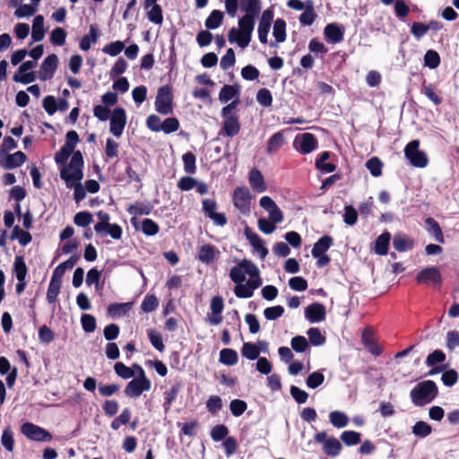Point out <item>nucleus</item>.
I'll use <instances>...</instances> for the list:
<instances>
[{
    "label": "nucleus",
    "instance_id": "393cba45",
    "mask_svg": "<svg viewBox=\"0 0 459 459\" xmlns=\"http://www.w3.org/2000/svg\"><path fill=\"white\" fill-rule=\"evenodd\" d=\"M333 245V238L329 235L321 237L315 244L311 250L312 256H319L326 254L328 249Z\"/></svg>",
    "mask_w": 459,
    "mask_h": 459
},
{
    "label": "nucleus",
    "instance_id": "4468645a",
    "mask_svg": "<svg viewBox=\"0 0 459 459\" xmlns=\"http://www.w3.org/2000/svg\"><path fill=\"white\" fill-rule=\"evenodd\" d=\"M250 192L246 186H238L233 193V204L242 213L246 214L250 211Z\"/></svg>",
    "mask_w": 459,
    "mask_h": 459
},
{
    "label": "nucleus",
    "instance_id": "dca6fc26",
    "mask_svg": "<svg viewBox=\"0 0 459 459\" xmlns=\"http://www.w3.org/2000/svg\"><path fill=\"white\" fill-rule=\"evenodd\" d=\"M58 66V57L56 54L48 55L40 65L39 78L41 81L52 79Z\"/></svg>",
    "mask_w": 459,
    "mask_h": 459
},
{
    "label": "nucleus",
    "instance_id": "8fccbe9b",
    "mask_svg": "<svg viewBox=\"0 0 459 459\" xmlns=\"http://www.w3.org/2000/svg\"><path fill=\"white\" fill-rule=\"evenodd\" d=\"M290 346L296 352L302 353L309 348V342L304 336L297 335L291 339Z\"/></svg>",
    "mask_w": 459,
    "mask_h": 459
},
{
    "label": "nucleus",
    "instance_id": "603ef678",
    "mask_svg": "<svg viewBox=\"0 0 459 459\" xmlns=\"http://www.w3.org/2000/svg\"><path fill=\"white\" fill-rule=\"evenodd\" d=\"M431 432V426L422 420L417 421L412 427V433L419 437H426L430 435Z\"/></svg>",
    "mask_w": 459,
    "mask_h": 459
},
{
    "label": "nucleus",
    "instance_id": "a211bd4d",
    "mask_svg": "<svg viewBox=\"0 0 459 459\" xmlns=\"http://www.w3.org/2000/svg\"><path fill=\"white\" fill-rule=\"evenodd\" d=\"M153 210V205L150 202H135L131 204L126 211L134 217L131 219V223L136 227L138 215H149Z\"/></svg>",
    "mask_w": 459,
    "mask_h": 459
},
{
    "label": "nucleus",
    "instance_id": "338daca9",
    "mask_svg": "<svg viewBox=\"0 0 459 459\" xmlns=\"http://www.w3.org/2000/svg\"><path fill=\"white\" fill-rule=\"evenodd\" d=\"M256 100L263 107H271L273 104V96L266 88L260 89L256 93Z\"/></svg>",
    "mask_w": 459,
    "mask_h": 459
},
{
    "label": "nucleus",
    "instance_id": "7c9ffc66",
    "mask_svg": "<svg viewBox=\"0 0 459 459\" xmlns=\"http://www.w3.org/2000/svg\"><path fill=\"white\" fill-rule=\"evenodd\" d=\"M45 37L44 17L41 14L35 16L32 22L31 38L35 42L41 41Z\"/></svg>",
    "mask_w": 459,
    "mask_h": 459
},
{
    "label": "nucleus",
    "instance_id": "f704fd0d",
    "mask_svg": "<svg viewBox=\"0 0 459 459\" xmlns=\"http://www.w3.org/2000/svg\"><path fill=\"white\" fill-rule=\"evenodd\" d=\"M224 18V13L220 10H213L206 18L204 25L207 30H215L219 28Z\"/></svg>",
    "mask_w": 459,
    "mask_h": 459
},
{
    "label": "nucleus",
    "instance_id": "9d476101",
    "mask_svg": "<svg viewBox=\"0 0 459 459\" xmlns=\"http://www.w3.org/2000/svg\"><path fill=\"white\" fill-rule=\"evenodd\" d=\"M21 432L32 441L46 442L52 439V435L48 430L31 422L23 423L21 427Z\"/></svg>",
    "mask_w": 459,
    "mask_h": 459
},
{
    "label": "nucleus",
    "instance_id": "6ab92c4d",
    "mask_svg": "<svg viewBox=\"0 0 459 459\" xmlns=\"http://www.w3.org/2000/svg\"><path fill=\"white\" fill-rule=\"evenodd\" d=\"M325 307L321 303H312L305 309V317L310 323H319L325 319Z\"/></svg>",
    "mask_w": 459,
    "mask_h": 459
},
{
    "label": "nucleus",
    "instance_id": "c03bdc74",
    "mask_svg": "<svg viewBox=\"0 0 459 459\" xmlns=\"http://www.w3.org/2000/svg\"><path fill=\"white\" fill-rule=\"evenodd\" d=\"M365 166L373 177L377 178L382 175L383 162L378 157L370 158Z\"/></svg>",
    "mask_w": 459,
    "mask_h": 459
},
{
    "label": "nucleus",
    "instance_id": "a18cd8bd",
    "mask_svg": "<svg viewBox=\"0 0 459 459\" xmlns=\"http://www.w3.org/2000/svg\"><path fill=\"white\" fill-rule=\"evenodd\" d=\"M241 354L247 359L254 360L259 358L260 349L252 342H244Z\"/></svg>",
    "mask_w": 459,
    "mask_h": 459
},
{
    "label": "nucleus",
    "instance_id": "f3484780",
    "mask_svg": "<svg viewBox=\"0 0 459 459\" xmlns=\"http://www.w3.org/2000/svg\"><path fill=\"white\" fill-rule=\"evenodd\" d=\"M27 160V156L21 151L13 154L0 155V166L4 169H13L21 167Z\"/></svg>",
    "mask_w": 459,
    "mask_h": 459
},
{
    "label": "nucleus",
    "instance_id": "1a4fd4ad",
    "mask_svg": "<svg viewBox=\"0 0 459 459\" xmlns=\"http://www.w3.org/2000/svg\"><path fill=\"white\" fill-rule=\"evenodd\" d=\"M314 440L323 444V451L328 456L335 457L342 451V446L340 441L334 437H327L325 431L316 433L314 436Z\"/></svg>",
    "mask_w": 459,
    "mask_h": 459
},
{
    "label": "nucleus",
    "instance_id": "774afa93",
    "mask_svg": "<svg viewBox=\"0 0 459 459\" xmlns=\"http://www.w3.org/2000/svg\"><path fill=\"white\" fill-rule=\"evenodd\" d=\"M247 409V404L245 401L240 399H234L230 403V410L231 414L235 417L241 416Z\"/></svg>",
    "mask_w": 459,
    "mask_h": 459
},
{
    "label": "nucleus",
    "instance_id": "7ed1b4c3",
    "mask_svg": "<svg viewBox=\"0 0 459 459\" xmlns=\"http://www.w3.org/2000/svg\"><path fill=\"white\" fill-rule=\"evenodd\" d=\"M238 105V100H232L221 108V115L223 118L219 135L234 137L240 132L241 125L238 116L234 112Z\"/></svg>",
    "mask_w": 459,
    "mask_h": 459
},
{
    "label": "nucleus",
    "instance_id": "6e6552de",
    "mask_svg": "<svg viewBox=\"0 0 459 459\" xmlns=\"http://www.w3.org/2000/svg\"><path fill=\"white\" fill-rule=\"evenodd\" d=\"M154 105L156 111L161 115L172 113L173 94L169 85H164L159 88Z\"/></svg>",
    "mask_w": 459,
    "mask_h": 459
},
{
    "label": "nucleus",
    "instance_id": "c756f323",
    "mask_svg": "<svg viewBox=\"0 0 459 459\" xmlns=\"http://www.w3.org/2000/svg\"><path fill=\"white\" fill-rule=\"evenodd\" d=\"M414 242L405 235L396 234L393 238V247L398 252H405L413 248Z\"/></svg>",
    "mask_w": 459,
    "mask_h": 459
},
{
    "label": "nucleus",
    "instance_id": "e433bc0d",
    "mask_svg": "<svg viewBox=\"0 0 459 459\" xmlns=\"http://www.w3.org/2000/svg\"><path fill=\"white\" fill-rule=\"evenodd\" d=\"M220 362L226 366H233L238 363V352L230 348L222 349L220 351Z\"/></svg>",
    "mask_w": 459,
    "mask_h": 459
},
{
    "label": "nucleus",
    "instance_id": "72a5a7b5",
    "mask_svg": "<svg viewBox=\"0 0 459 459\" xmlns=\"http://www.w3.org/2000/svg\"><path fill=\"white\" fill-rule=\"evenodd\" d=\"M10 239H17L19 244L25 247L32 240L31 234L27 230H22L18 225H15L10 235Z\"/></svg>",
    "mask_w": 459,
    "mask_h": 459
},
{
    "label": "nucleus",
    "instance_id": "49530a36",
    "mask_svg": "<svg viewBox=\"0 0 459 459\" xmlns=\"http://www.w3.org/2000/svg\"><path fill=\"white\" fill-rule=\"evenodd\" d=\"M147 18L151 22L161 25L163 22L161 6L160 4L151 5L147 12Z\"/></svg>",
    "mask_w": 459,
    "mask_h": 459
},
{
    "label": "nucleus",
    "instance_id": "0eeeda50",
    "mask_svg": "<svg viewBox=\"0 0 459 459\" xmlns=\"http://www.w3.org/2000/svg\"><path fill=\"white\" fill-rule=\"evenodd\" d=\"M419 147V140L411 141L404 148V156L413 167L425 168L429 164V158Z\"/></svg>",
    "mask_w": 459,
    "mask_h": 459
},
{
    "label": "nucleus",
    "instance_id": "680f3d73",
    "mask_svg": "<svg viewBox=\"0 0 459 459\" xmlns=\"http://www.w3.org/2000/svg\"><path fill=\"white\" fill-rule=\"evenodd\" d=\"M459 379V375L455 369L450 368L448 370H444L441 381L444 385L451 387L455 385Z\"/></svg>",
    "mask_w": 459,
    "mask_h": 459
},
{
    "label": "nucleus",
    "instance_id": "aec40b11",
    "mask_svg": "<svg viewBox=\"0 0 459 459\" xmlns=\"http://www.w3.org/2000/svg\"><path fill=\"white\" fill-rule=\"evenodd\" d=\"M244 233L260 258L264 259L268 255V249L264 247L263 239L247 226L245 228Z\"/></svg>",
    "mask_w": 459,
    "mask_h": 459
},
{
    "label": "nucleus",
    "instance_id": "bf43d9fd",
    "mask_svg": "<svg viewBox=\"0 0 459 459\" xmlns=\"http://www.w3.org/2000/svg\"><path fill=\"white\" fill-rule=\"evenodd\" d=\"M424 64L430 69L437 68L440 65L439 54L432 49L428 50L424 56Z\"/></svg>",
    "mask_w": 459,
    "mask_h": 459
},
{
    "label": "nucleus",
    "instance_id": "5fc2aeb1",
    "mask_svg": "<svg viewBox=\"0 0 459 459\" xmlns=\"http://www.w3.org/2000/svg\"><path fill=\"white\" fill-rule=\"evenodd\" d=\"M125 43L121 40H117L105 45L102 51L111 56H116L120 54L125 48Z\"/></svg>",
    "mask_w": 459,
    "mask_h": 459
},
{
    "label": "nucleus",
    "instance_id": "412c9836",
    "mask_svg": "<svg viewBox=\"0 0 459 459\" xmlns=\"http://www.w3.org/2000/svg\"><path fill=\"white\" fill-rule=\"evenodd\" d=\"M324 35L328 43L337 44L343 40L344 29L337 23H329L324 29Z\"/></svg>",
    "mask_w": 459,
    "mask_h": 459
},
{
    "label": "nucleus",
    "instance_id": "473e14b6",
    "mask_svg": "<svg viewBox=\"0 0 459 459\" xmlns=\"http://www.w3.org/2000/svg\"><path fill=\"white\" fill-rule=\"evenodd\" d=\"M425 223L428 226V231L431 234L436 241L439 243H444V234L439 223L433 218L429 217L425 220Z\"/></svg>",
    "mask_w": 459,
    "mask_h": 459
},
{
    "label": "nucleus",
    "instance_id": "6e6d98bb",
    "mask_svg": "<svg viewBox=\"0 0 459 459\" xmlns=\"http://www.w3.org/2000/svg\"><path fill=\"white\" fill-rule=\"evenodd\" d=\"M422 93L429 99L435 105H440L443 101L442 98L435 91V86L431 83H423Z\"/></svg>",
    "mask_w": 459,
    "mask_h": 459
},
{
    "label": "nucleus",
    "instance_id": "4be33fe9",
    "mask_svg": "<svg viewBox=\"0 0 459 459\" xmlns=\"http://www.w3.org/2000/svg\"><path fill=\"white\" fill-rule=\"evenodd\" d=\"M361 341L365 348L374 356H380L383 352L382 348L375 342L373 338V332L370 328H365Z\"/></svg>",
    "mask_w": 459,
    "mask_h": 459
},
{
    "label": "nucleus",
    "instance_id": "0e129e2a",
    "mask_svg": "<svg viewBox=\"0 0 459 459\" xmlns=\"http://www.w3.org/2000/svg\"><path fill=\"white\" fill-rule=\"evenodd\" d=\"M325 381V376L320 371H315L308 375L306 379V384L307 387L311 389H316L319 385H321Z\"/></svg>",
    "mask_w": 459,
    "mask_h": 459
},
{
    "label": "nucleus",
    "instance_id": "f03ea898",
    "mask_svg": "<svg viewBox=\"0 0 459 459\" xmlns=\"http://www.w3.org/2000/svg\"><path fill=\"white\" fill-rule=\"evenodd\" d=\"M83 157L80 151L74 153L67 166L60 169V178L65 182L67 188H74V198L76 204L86 196V189L81 184L83 178Z\"/></svg>",
    "mask_w": 459,
    "mask_h": 459
},
{
    "label": "nucleus",
    "instance_id": "2f4dec72",
    "mask_svg": "<svg viewBox=\"0 0 459 459\" xmlns=\"http://www.w3.org/2000/svg\"><path fill=\"white\" fill-rule=\"evenodd\" d=\"M181 387L182 385L180 383H176L171 385L169 389L164 392L163 408L165 412H168L170 410V407L180 392Z\"/></svg>",
    "mask_w": 459,
    "mask_h": 459
},
{
    "label": "nucleus",
    "instance_id": "c85d7f7f",
    "mask_svg": "<svg viewBox=\"0 0 459 459\" xmlns=\"http://www.w3.org/2000/svg\"><path fill=\"white\" fill-rule=\"evenodd\" d=\"M317 18V13L315 11L314 1L307 0V6L304 12L299 15V22L305 26L312 25Z\"/></svg>",
    "mask_w": 459,
    "mask_h": 459
},
{
    "label": "nucleus",
    "instance_id": "4c0bfd02",
    "mask_svg": "<svg viewBox=\"0 0 459 459\" xmlns=\"http://www.w3.org/2000/svg\"><path fill=\"white\" fill-rule=\"evenodd\" d=\"M390 238L391 237L388 232H384L380 236L377 237V238L375 242V252L377 255H385L387 254Z\"/></svg>",
    "mask_w": 459,
    "mask_h": 459
},
{
    "label": "nucleus",
    "instance_id": "bb28decb",
    "mask_svg": "<svg viewBox=\"0 0 459 459\" xmlns=\"http://www.w3.org/2000/svg\"><path fill=\"white\" fill-rule=\"evenodd\" d=\"M100 33L98 28L96 25L91 24L90 26V32L84 35L79 43L80 48L82 51H88L91 48V44H95L98 41Z\"/></svg>",
    "mask_w": 459,
    "mask_h": 459
},
{
    "label": "nucleus",
    "instance_id": "13d9d810",
    "mask_svg": "<svg viewBox=\"0 0 459 459\" xmlns=\"http://www.w3.org/2000/svg\"><path fill=\"white\" fill-rule=\"evenodd\" d=\"M183 163H184V170L187 174H195L196 171L195 166V155L188 152L182 156Z\"/></svg>",
    "mask_w": 459,
    "mask_h": 459
},
{
    "label": "nucleus",
    "instance_id": "864d4df0",
    "mask_svg": "<svg viewBox=\"0 0 459 459\" xmlns=\"http://www.w3.org/2000/svg\"><path fill=\"white\" fill-rule=\"evenodd\" d=\"M159 306L158 299L154 294H147L142 304L141 308L145 313H150L154 311Z\"/></svg>",
    "mask_w": 459,
    "mask_h": 459
},
{
    "label": "nucleus",
    "instance_id": "de8ad7c7",
    "mask_svg": "<svg viewBox=\"0 0 459 459\" xmlns=\"http://www.w3.org/2000/svg\"><path fill=\"white\" fill-rule=\"evenodd\" d=\"M341 439L348 446H355L361 441V434L353 430H346L342 433Z\"/></svg>",
    "mask_w": 459,
    "mask_h": 459
},
{
    "label": "nucleus",
    "instance_id": "f8f14e48",
    "mask_svg": "<svg viewBox=\"0 0 459 459\" xmlns=\"http://www.w3.org/2000/svg\"><path fill=\"white\" fill-rule=\"evenodd\" d=\"M202 210L204 214L211 219L217 226H224L227 224V217L224 213L217 212L218 204L214 199L205 198L202 201Z\"/></svg>",
    "mask_w": 459,
    "mask_h": 459
},
{
    "label": "nucleus",
    "instance_id": "9b49d317",
    "mask_svg": "<svg viewBox=\"0 0 459 459\" xmlns=\"http://www.w3.org/2000/svg\"><path fill=\"white\" fill-rule=\"evenodd\" d=\"M416 281L419 284H432L434 287H440L442 285L443 279L438 267L429 266L420 270L417 273Z\"/></svg>",
    "mask_w": 459,
    "mask_h": 459
},
{
    "label": "nucleus",
    "instance_id": "a878e982",
    "mask_svg": "<svg viewBox=\"0 0 459 459\" xmlns=\"http://www.w3.org/2000/svg\"><path fill=\"white\" fill-rule=\"evenodd\" d=\"M248 179H249L251 187L255 191H256L258 193H262L266 190V184L264 182V176L261 173V171L258 170L257 169H252L249 171Z\"/></svg>",
    "mask_w": 459,
    "mask_h": 459
},
{
    "label": "nucleus",
    "instance_id": "ddd939ff",
    "mask_svg": "<svg viewBox=\"0 0 459 459\" xmlns=\"http://www.w3.org/2000/svg\"><path fill=\"white\" fill-rule=\"evenodd\" d=\"M316 137L311 133H304L296 136L294 146L301 154H308L317 148Z\"/></svg>",
    "mask_w": 459,
    "mask_h": 459
},
{
    "label": "nucleus",
    "instance_id": "09e8293b",
    "mask_svg": "<svg viewBox=\"0 0 459 459\" xmlns=\"http://www.w3.org/2000/svg\"><path fill=\"white\" fill-rule=\"evenodd\" d=\"M307 334L309 342L314 346L323 345L326 342V338L322 334L321 331L316 327H311L307 330Z\"/></svg>",
    "mask_w": 459,
    "mask_h": 459
},
{
    "label": "nucleus",
    "instance_id": "cd10ccee",
    "mask_svg": "<svg viewBox=\"0 0 459 459\" xmlns=\"http://www.w3.org/2000/svg\"><path fill=\"white\" fill-rule=\"evenodd\" d=\"M133 304V302L111 303L108 306L107 311L111 317H120L132 309Z\"/></svg>",
    "mask_w": 459,
    "mask_h": 459
},
{
    "label": "nucleus",
    "instance_id": "a19ab883",
    "mask_svg": "<svg viewBox=\"0 0 459 459\" xmlns=\"http://www.w3.org/2000/svg\"><path fill=\"white\" fill-rule=\"evenodd\" d=\"M61 286L62 281L51 278L47 291V300L49 304H53L56 301Z\"/></svg>",
    "mask_w": 459,
    "mask_h": 459
},
{
    "label": "nucleus",
    "instance_id": "69168bd1",
    "mask_svg": "<svg viewBox=\"0 0 459 459\" xmlns=\"http://www.w3.org/2000/svg\"><path fill=\"white\" fill-rule=\"evenodd\" d=\"M239 266L245 272V274H248L251 278H258L259 270L257 266L248 259H243L238 263Z\"/></svg>",
    "mask_w": 459,
    "mask_h": 459
},
{
    "label": "nucleus",
    "instance_id": "5701e85b",
    "mask_svg": "<svg viewBox=\"0 0 459 459\" xmlns=\"http://www.w3.org/2000/svg\"><path fill=\"white\" fill-rule=\"evenodd\" d=\"M240 97V86L238 84H225L219 92V100L227 103L230 100H238Z\"/></svg>",
    "mask_w": 459,
    "mask_h": 459
},
{
    "label": "nucleus",
    "instance_id": "423d86ee",
    "mask_svg": "<svg viewBox=\"0 0 459 459\" xmlns=\"http://www.w3.org/2000/svg\"><path fill=\"white\" fill-rule=\"evenodd\" d=\"M79 135L76 131L71 130L66 133L65 135V143L61 147V149L56 152L55 154V161L57 164H63L65 166L66 165V161L69 159V157L74 155V149L76 144L79 143Z\"/></svg>",
    "mask_w": 459,
    "mask_h": 459
},
{
    "label": "nucleus",
    "instance_id": "58836bf2",
    "mask_svg": "<svg viewBox=\"0 0 459 459\" xmlns=\"http://www.w3.org/2000/svg\"><path fill=\"white\" fill-rule=\"evenodd\" d=\"M13 273L17 280L26 279L28 267L22 255H16L13 263Z\"/></svg>",
    "mask_w": 459,
    "mask_h": 459
},
{
    "label": "nucleus",
    "instance_id": "3c124183",
    "mask_svg": "<svg viewBox=\"0 0 459 459\" xmlns=\"http://www.w3.org/2000/svg\"><path fill=\"white\" fill-rule=\"evenodd\" d=\"M1 444L8 452L13 451V448H14L13 433L10 427H7L3 430V433L1 436Z\"/></svg>",
    "mask_w": 459,
    "mask_h": 459
},
{
    "label": "nucleus",
    "instance_id": "79ce46f5",
    "mask_svg": "<svg viewBox=\"0 0 459 459\" xmlns=\"http://www.w3.org/2000/svg\"><path fill=\"white\" fill-rule=\"evenodd\" d=\"M446 359V355L442 350H435L427 356L426 365L428 367H434L443 365Z\"/></svg>",
    "mask_w": 459,
    "mask_h": 459
},
{
    "label": "nucleus",
    "instance_id": "2eb2a0df",
    "mask_svg": "<svg viewBox=\"0 0 459 459\" xmlns=\"http://www.w3.org/2000/svg\"><path fill=\"white\" fill-rule=\"evenodd\" d=\"M110 117V132L117 137H119L124 131L126 124V110L121 107L113 109Z\"/></svg>",
    "mask_w": 459,
    "mask_h": 459
},
{
    "label": "nucleus",
    "instance_id": "c9c22d12",
    "mask_svg": "<svg viewBox=\"0 0 459 459\" xmlns=\"http://www.w3.org/2000/svg\"><path fill=\"white\" fill-rule=\"evenodd\" d=\"M284 136L281 132L274 133L267 142V152L271 154L278 152L284 144Z\"/></svg>",
    "mask_w": 459,
    "mask_h": 459
},
{
    "label": "nucleus",
    "instance_id": "39448f33",
    "mask_svg": "<svg viewBox=\"0 0 459 459\" xmlns=\"http://www.w3.org/2000/svg\"><path fill=\"white\" fill-rule=\"evenodd\" d=\"M138 377L127 383L124 390L125 394L130 398L139 397L143 392L152 387L151 380L146 377L143 368L137 366Z\"/></svg>",
    "mask_w": 459,
    "mask_h": 459
},
{
    "label": "nucleus",
    "instance_id": "e2e57ef3",
    "mask_svg": "<svg viewBox=\"0 0 459 459\" xmlns=\"http://www.w3.org/2000/svg\"><path fill=\"white\" fill-rule=\"evenodd\" d=\"M148 337L152 343V345L158 350L159 351H163L165 349V345L162 341V336L160 333L155 331L154 329L148 330Z\"/></svg>",
    "mask_w": 459,
    "mask_h": 459
},
{
    "label": "nucleus",
    "instance_id": "052dcab7",
    "mask_svg": "<svg viewBox=\"0 0 459 459\" xmlns=\"http://www.w3.org/2000/svg\"><path fill=\"white\" fill-rule=\"evenodd\" d=\"M92 214L87 211L79 212L74 217V224L79 227H87L92 222Z\"/></svg>",
    "mask_w": 459,
    "mask_h": 459
},
{
    "label": "nucleus",
    "instance_id": "b1692460",
    "mask_svg": "<svg viewBox=\"0 0 459 459\" xmlns=\"http://www.w3.org/2000/svg\"><path fill=\"white\" fill-rule=\"evenodd\" d=\"M220 255L217 247L212 244L203 245L198 251V259L206 264L212 263Z\"/></svg>",
    "mask_w": 459,
    "mask_h": 459
},
{
    "label": "nucleus",
    "instance_id": "20e7f679",
    "mask_svg": "<svg viewBox=\"0 0 459 459\" xmlns=\"http://www.w3.org/2000/svg\"><path fill=\"white\" fill-rule=\"evenodd\" d=\"M438 395V388L433 380L418 383L410 392V397L415 406L430 403Z\"/></svg>",
    "mask_w": 459,
    "mask_h": 459
},
{
    "label": "nucleus",
    "instance_id": "37998d69",
    "mask_svg": "<svg viewBox=\"0 0 459 459\" xmlns=\"http://www.w3.org/2000/svg\"><path fill=\"white\" fill-rule=\"evenodd\" d=\"M329 419L333 426L338 429L344 428L349 423L348 416L345 413L339 411H332L329 415Z\"/></svg>",
    "mask_w": 459,
    "mask_h": 459
},
{
    "label": "nucleus",
    "instance_id": "ea45409f",
    "mask_svg": "<svg viewBox=\"0 0 459 459\" xmlns=\"http://www.w3.org/2000/svg\"><path fill=\"white\" fill-rule=\"evenodd\" d=\"M273 37L275 38L276 42L281 43L286 39V22L278 18L274 21L273 24Z\"/></svg>",
    "mask_w": 459,
    "mask_h": 459
},
{
    "label": "nucleus",
    "instance_id": "f257e3e1",
    "mask_svg": "<svg viewBox=\"0 0 459 459\" xmlns=\"http://www.w3.org/2000/svg\"><path fill=\"white\" fill-rule=\"evenodd\" d=\"M239 5L246 13L238 20L239 29L231 28L228 33L229 41L237 43L240 48L248 46L255 28V18L260 13V0H239Z\"/></svg>",
    "mask_w": 459,
    "mask_h": 459
},
{
    "label": "nucleus",
    "instance_id": "4d7b16f0",
    "mask_svg": "<svg viewBox=\"0 0 459 459\" xmlns=\"http://www.w3.org/2000/svg\"><path fill=\"white\" fill-rule=\"evenodd\" d=\"M66 31L61 27L55 28L50 34V42L56 46H63L65 43Z\"/></svg>",
    "mask_w": 459,
    "mask_h": 459
}]
</instances>
